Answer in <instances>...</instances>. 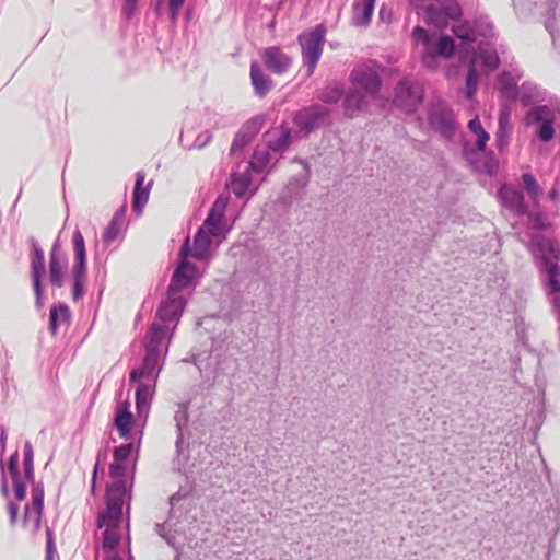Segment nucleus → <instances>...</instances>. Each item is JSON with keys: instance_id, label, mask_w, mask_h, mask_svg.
<instances>
[{"instance_id": "obj_3", "label": "nucleus", "mask_w": 560, "mask_h": 560, "mask_svg": "<svg viewBox=\"0 0 560 560\" xmlns=\"http://www.w3.org/2000/svg\"><path fill=\"white\" fill-rule=\"evenodd\" d=\"M550 106L548 105H535L533 106L525 115V124L526 125H537L536 137L541 142H550L556 135L555 122L556 115L555 113L560 114V98L556 95L547 94V100Z\"/></svg>"}, {"instance_id": "obj_57", "label": "nucleus", "mask_w": 560, "mask_h": 560, "mask_svg": "<svg viewBox=\"0 0 560 560\" xmlns=\"http://www.w3.org/2000/svg\"><path fill=\"white\" fill-rule=\"evenodd\" d=\"M0 472H1V494L4 498L10 497L8 476L5 475L4 462L0 460Z\"/></svg>"}, {"instance_id": "obj_56", "label": "nucleus", "mask_w": 560, "mask_h": 560, "mask_svg": "<svg viewBox=\"0 0 560 560\" xmlns=\"http://www.w3.org/2000/svg\"><path fill=\"white\" fill-rule=\"evenodd\" d=\"M119 225L116 222L109 221L108 225L106 226L104 233H103V242L109 243L113 242L119 234Z\"/></svg>"}, {"instance_id": "obj_44", "label": "nucleus", "mask_w": 560, "mask_h": 560, "mask_svg": "<svg viewBox=\"0 0 560 560\" xmlns=\"http://www.w3.org/2000/svg\"><path fill=\"white\" fill-rule=\"evenodd\" d=\"M32 504L35 511V514H39L40 512H44V497H45V490H44V483L42 481H38L37 483L32 485Z\"/></svg>"}, {"instance_id": "obj_26", "label": "nucleus", "mask_w": 560, "mask_h": 560, "mask_svg": "<svg viewBox=\"0 0 560 560\" xmlns=\"http://www.w3.org/2000/svg\"><path fill=\"white\" fill-rule=\"evenodd\" d=\"M71 323V310L63 303L59 302L50 307L49 312V331L52 336L58 334L61 325H70Z\"/></svg>"}, {"instance_id": "obj_54", "label": "nucleus", "mask_w": 560, "mask_h": 560, "mask_svg": "<svg viewBox=\"0 0 560 560\" xmlns=\"http://www.w3.org/2000/svg\"><path fill=\"white\" fill-rule=\"evenodd\" d=\"M12 483H13V492H14V498H15L14 502L18 503V502L23 501L26 498V492H27L26 482L24 480H22L21 477H19L16 479H12Z\"/></svg>"}, {"instance_id": "obj_53", "label": "nucleus", "mask_w": 560, "mask_h": 560, "mask_svg": "<svg viewBox=\"0 0 560 560\" xmlns=\"http://www.w3.org/2000/svg\"><path fill=\"white\" fill-rule=\"evenodd\" d=\"M5 474L9 472L12 479L21 477L19 469V451H14L7 463H4Z\"/></svg>"}, {"instance_id": "obj_30", "label": "nucleus", "mask_w": 560, "mask_h": 560, "mask_svg": "<svg viewBox=\"0 0 560 560\" xmlns=\"http://www.w3.org/2000/svg\"><path fill=\"white\" fill-rule=\"evenodd\" d=\"M165 337L164 327L153 322L148 330L147 339L144 341V352L148 354H152L160 359V350L159 347Z\"/></svg>"}, {"instance_id": "obj_21", "label": "nucleus", "mask_w": 560, "mask_h": 560, "mask_svg": "<svg viewBox=\"0 0 560 560\" xmlns=\"http://www.w3.org/2000/svg\"><path fill=\"white\" fill-rule=\"evenodd\" d=\"M135 448L132 442L120 444L113 451L114 462L109 465V477L112 479L126 478L127 460Z\"/></svg>"}, {"instance_id": "obj_38", "label": "nucleus", "mask_w": 560, "mask_h": 560, "mask_svg": "<svg viewBox=\"0 0 560 560\" xmlns=\"http://www.w3.org/2000/svg\"><path fill=\"white\" fill-rule=\"evenodd\" d=\"M460 23L452 27L453 34L466 45H470L476 40V32L474 24L470 25L468 21H459Z\"/></svg>"}, {"instance_id": "obj_28", "label": "nucleus", "mask_w": 560, "mask_h": 560, "mask_svg": "<svg viewBox=\"0 0 560 560\" xmlns=\"http://www.w3.org/2000/svg\"><path fill=\"white\" fill-rule=\"evenodd\" d=\"M159 361H160L159 358L153 357L151 353L148 354L144 352V357H143L141 365L138 368H135L130 371L129 382L138 383L142 378H149L154 374V372L156 370L159 373L161 370V366L159 365Z\"/></svg>"}, {"instance_id": "obj_12", "label": "nucleus", "mask_w": 560, "mask_h": 560, "mask_svg": "<svg viewBox=\"0 0 560 560\" xmlns=\"http://www.w3.org/2000/svg\"><path fill=\"white\" fill-rule=\"evenodd\" d=\"M455 52V39L450 35L442 34L436 40L435 38L433 39L432 46L422 55L421 62L425 68L435 70L438 67L435 59L438 57L451 59L454 57Z\"/></svg>"}, {"instance_id": "obj_1", "label": "nucleus", "mask_w": 560, "mask_h": 560, "mask_svg": "<svg viewBox=\"0 0 560 560\" xmlns=\"http://www.w3.org/2000/svg\"><path fill=\"white\" fill-rule=\"evenodd\" d=\"M468 129L477 136L476 147L468 142L463 143V156L469 166L479 174L494 176L499 170V163L492 150H487L490 135L482 127L478 116L468 121Z\"/></svg>"}, {"instance_id": "obj_58", "label": "nucleus", "mask_w": 560, "mask_h": 560, "mask_svg": "<svg viewBox=\"0 0 560 560\" xmlns=\"http://www.w3.org/2000/svg\"><path fill=\"white\" fill-rule=\"evenodd\" d=\"M139 0H124L122 13L126 19H131L136 13V8Z\"/></svg>"}, {"instance_id": "obj_47", "label": "nucleus", "mask_w": 560, "mask_h": 560, "mask_svg": "<svg viewBox=\"0 0 560 560\" xmlns=\"http://www.w3.org/2000/svg\"><path fill=\"white\" fill-rule=\"evenodd\" d=\"M522 180H523L524 188L530 198L536 199L537 197H539L542 194V190L539 187L534 175H532L529 173H524L522 175Z\"/></svg>"}, {"instance_id": "obj_9", "label": "nucleus", "mask_w": 560, "mask_h": 560, "mask_svg": "<svg viewBox=\"0 0 560 560\" xmlns=\"http://www.w3.org/2000/svg\"><path fill=\"white\" fill-rule=\"evenodd\" d=\"M68 255L63 249L61 231L54 240L48 260V282L52 290L61 289L67 279Z\"/></svg>"}, {"instance_id": "obj_42", "label": "nucleus", "mask_w": 560, "mask_h": 560, "mask_svg": "<svg viewBox=\"0 0 560 560\" xmlns=\"http://www.w3.org/2000/svg\"><path fill=\"white\" fill-rule=\"evenodd\" d=\"M520 215L527 217V219H528L527 226L530 230L544 232V231H548L552 226L551 223L545 221L544 214L541 212L532 211V210H529L528 207H527V212L521 213Z\"/></svg>"}, {"instance_id": "obj_33", "label": "nucleus", "mask_w": 560, "mask_h": 560, "mask_svg": "<svg viewBox=\"0 0 560 560\" xmlns=\"http://www.w3.org/2000/svg\"><path fill=\"white\" fill-rule=\"evenodd\" d=\"M345 85L342 82L325 85L316 91V97L325 105H336L342 100Z\"/></svg>"}, {"instance_id": "obj_4", "label": "nucleus", "mask_w": 560, "mask_h": 560, "mask_svg": "<svg viewBox=\"0 0 560 560\" xmlns=\"http://www.w3.org/2000/svg\"><path fill=\"white\" fill-rule=\"evenodd\" d=\"M191 253L190 240L187 236L180 247L176 267L171 277L166 290L171 293H179L188 288H196L199 284L201 273L195 262L189 261Z\"/></svg>"}, {"instance_id": "obj_22", "label": "nucleus", "mask_w": 560, "mask_h": 560, "mask_svg": "<svg viewBox=\"0 0 560 560\" xmlns=\"http://www.w3.org/2000/svg\"><path fill=\"white\" fill-rule=\"evenodd\" d=\"M156 377L154 378V382ZM155 392V383H140L136 388V411L139 420L147 422L149 417L152 399Z\"/></svg>"}, {"instance_id": "obj_48", "label": "nucleus", "mask_w": 560, "mask_h": 560, "mask_svg": "<svg viewBox=\"0 0 560 560\" xmlns=\"http://www.w3.org/2000/svg\"><path fill=\"white\" fill-rule=\"evenodd\" d=\"M191 492H192V487L191 486H185V487H180L174 494H172L170 497V505H171L170 518L175 515V509L178 505V503L182 500H185L188 497H190Z\"/></svg>"}, {"instance_id": "obj_13", "label": "nucleus", "mask_w": 560, "mask_h": 560, "mask_svg": "<svg viewBox=\"0 0 560 560\" xmlns=\"http://www.w3.org/2000/svg\"><path fill=\"white\" fill-rule=\"evenodd\" d=\"M229 198L220 195L212 203L201 228L206 229L213 237H225L228 230L224 228L225 211Z\"/></svg>"}, {"instance_id": "obj_23", "label": "nucleus", "mask_w": 560, "mask_h": 560, "mask_svg": "<svg viewBox=\"0 0 560 560\" xmlns=\"http://www.w3.org/2000/svg\"><path fill=\"white\" fill-rule=\"evenodd\" d=\"M342 100L343 114L347 118L357 117L368 107L365 95L354 89L345 90Z\"/></svg>"}, {"instance_id": "obj_6", "label": "nucleus", "mask_w": 560, "mask_h": 560, "mask_svg": "<svg viewBox=\"0 0 560 560\" xmlns=\"http://www.w3.org/2000/svg\"><path fill=\"white\" fill-rule=\"evenodd\" d=\"M292 122L304 136L332 124L331 109L322 104H311L293 113Z\"/></svg>"}, {"instance_id": "obj_62", "label": "nucleus", "mask_w": 560, "mask_h": 560, "mask_svg": "<svg viewBox=\"0 0 560 560\" xmlns=\"http://www.w3.org/2000/svg\"><path fill=\"white\" fill-rule=\"evenodd\" d=\"M105 277H106V270L105 269L98 271L97 275H96V281L98 282V298L102 296V294L104 292V289H105V284H104Z\"/></svg>"}, {"instance_id": "obj_64", "label": "nucleus", "mask_w": 560, "mask_h": 560, "mask_svg": "<svg viewBox=\"0 0 560 560\" xmlns=\"http://www.w3.org/2000/svg\"><path fill=\"white\" fill-rule=\"evenodd\" d=\"M23 471H24V478H25V481L34 485V483H37L35 481V471H34V468H23Z\"/></svg>"}, {"instance_id": "obj_45", "label": "nucleus", "mask_w": 560, "mask_h": 560, "mask_svg": "<svg viewBox=\"0 0 560 560\" xmlns=\"http://www.w3.org/2000/svg\"><path fill=\"white\" fill-rule=\"evenodd\" d=\"M439 13H442L445 16L447 23H450V20L457 22L462 21L464 15L463 8L456 0L452 1L447 5L441 7Z\"/></svg>"}, {"instance_id": "obj_14", "label": "nucleus", "mask_w": 560, "mask_h": 560, "mask_svg": "<svg viewBox=\"0 0 560 560\" xmlns=\"http://www.w3.org/2000/svg\"><path fill=\"white\" fill-rule=\"evenodd\" d=\"M264 122V115H256L246 120L234 136L230 148V155H235L237 152L243 151L260 132Z\"/></svg>"}, {"instance_id": "obj_5", "label": "nucleus", "mask_w": 560, "mask_h": 560, "mask_svg": "<svg viewBox=\"0 0 560 560\" xmlns=\"http://www.w3.org/2000/svg\"><path fill=\"white\" fill-rule=\"evenodd\" d=\"M27 244L30 246V279L35 295V308L42 311L45 306V252L34 236L27 238Z\"/></svg>"}, {"instance_id": "obj_18", "label": "nucleus", "mask_w": 560, "mask_h": 560, "mask_svg": "<svg viewBox=\"0 0 560 560\" xmlns=\"http://www.w3.org/2000/svg\"><path fill=\"white\" fill-rule=\"evenodd\" d=\"M189 402H180L178 404V408L174 415V421L176 427V441H175V450L177 457H184L185 460L188 458V454H185V431L188 429L189 413H188Z\"/></svg>"}, {"instance_id": "obj_39", "label": "nucleus", "mask_w": 560, "mask_h": 560, "mask_svg": "<svg viewBox=\"0 0 560 560\" xmlns=\"http://www.w3.org/2000/svg\"><path fill=\"white\" fill-rule=\"evenodd\" d=\"M510 118V109L502 108L499 114V127L497 131V148L502 151L508 145V122Z\"/></svg>"}, {"instance_id": "obj_41", "label": "nucleus", "mask_w": 560, "mask_h": 560, "mask_svg": "<svg viewBox=\"0 0 560 560\" xmlns=\"http://www.w3.org/2000/svg\"><path fill=\"white\" fill-rule=\"evenodd\" d=\"M474 30L476 32V38L478 36L485 38H493L495 36L494 25L486 15H480L476 18L472 22Z\"/></svg>"}, {"instance_id": "obj_29", "label": "nucleus", "mask_w": 560, "mask_h": 560, "mask_svg": "<svg viewBox=\"0 0 560 560\" xmlns=\"http://www.w3.org/2000/svg\"><path fill=\"white\" fill-rule=\"evenodd\" d=\"M250 79L255 94L258 97H265L271 90L272 81L262 72L257 61H253L250 65Z\"/></svg>"}, {"instance_id": "obj_15", "label": "nucleus", "mask_w": 560, "mask_h": 560, "mask_svg": "<svg viewBox=\"0 0 560 560\" xmlns=\"http://www.w3.org/2000/svg\"><path fill=\"white\" fill-rule=\"evenodd\" d=\"M350 82L361 88L365 93L376 97L382 89L380 74L371 68L353 69L350 72Z\"/></svg>"}, {"instance_id": "obj_10", "label": "nucleus", "mask_w": 560, "mask_h": 560, "mask_svg": "<svg viewBox=\"0 0 560 560\" xmlns=\"http://www.w3.org/2000/svg\"><path fill=\"white\" fill-rule=\"evenodd\" d=\"M423 102V90L417 89L407 77L400 79L396 85L393 105L406 113L413 114Z\"/></svg>"}, {"instance_id": "obj_24", "label": "nucleus", "mask_w": 560, "mask_h": 560, "mask_svg": "<svg viewBox=\"0 0 560 560\" xmlns=\"http://www.w3.org/2000/svg\"><path fill=\"white\" fill-rule=\"evenodd\" d=\"M145 179V173L143 171H138L136 173V183L132 194V210L136 213H141L143 207L148 202L150 189L152 187L153 182L151 180L145 187H143V183Z\"/></svg>"}, {"instance_id": "obj_34", "label": "nucleus", "mask_w": 560, "mask_h": 560, "mask_svg": "<svg viewBox=\"0 0 560 560\" xmlns=\"http://www.w3.org/2000/svg\"><path fill=\"white\" fill-rule=\"evenodd\" d=\"M72 246L74 254V264L72 268H88L85 241L78 226L72 234Z\"/></svg>"}, {"instance_id": "obj_51", "label": "nucleus", "mask_w": 560, "mask_h": 560, "mask_svg": "<svg viewBox=\"0 0 560 560\" xmlns=\"http://www.w3.org/2000/svg\"><path fill=\"white\" fill-rule=\"evenodd\" d=\"M269 151L260 152L258 150H255L252 156V160L249 162L250 167L256 172H261L267 166L269 162Z\"/></svg>"}, {"instance_id": "obj_43", "label": "nucleus", "mask_w": 560, "mask_h": 560, "mask_svg": "<svg viewBox=\"0 0 560 560\" xmlns=\"http://www.w3.org/2000/svg\"><path fill=\"white\" fill-rule=\"evenodd\" d=\"M475 55L479 56L483 66L488 70L493 71L500 67V57L494 48L491 51H488L487 49L479 47L478 50L475 51Z\"/></svg>"}, {"instance_id": "obj_61", "label": "nucleus", "mask_w": 560, "mask_h": 560, "mask_svg": "<svg viewBox=\"0 0 560 560\" xmlns=\"http://www.w3.org/2000/svg\"><path fill=\"white\" fill-rule=\"evenodd\" d=\"M126 212H127V206H126V203H124L115 211L110 221L116 222L121 225L125 221Z\"/></svg>"}, {"instance_id": "obj_37", "label": "nucleus", "mask_w": 560, "mask_h": 560, "mask_svg": "<svg viewBox=\"0 0 560 560\" xmlns=\"http://www.w3.org/2000/svg\"><path fill=\"white\" fill-rule=\"evenodd\" d=\"M479 82V72L474 60L469 62L468 71L465 79V97L467 100H474Z\"/></svg>"}, {"instance_id": "obj_63", "label": "nucleus", "mask_w": 560, "mask_h": 560, "mask_svg": "<svg viewBox=\"0 0 560 560\" xmlns=\"http://www.w3.org/2000/svg\"><path fill=\"white\" fill-rule=\"evenodd\" d=\"M7 430L3 425H0V444H1V456L4 454L5 452V446H7Z\"/></svg>"}, {"instance_id": "obj_52", "label": "nucleus", "mask_w": 560, "mask_h": 560, "mask_svg": "<svg viewBox=\"0 0 560 560\" xmlns=\"http://www.w3.org/2000/svg\"><path fill=\"white\" fill-rule=\"evenodd\" d=\"M556 8L557 2L555 0H551L548 2V12H547V19L545 21V27L549 32L552 38H555L556 33Z\"/></svg>"}, {"instance_id": "obj_55", "label": "nucleus", "mask_w": 560, "mask_h": 560, "mask_svg": "<svg viewBox=\"0 0 560 560\" xmlns=\"http://www.w3.org/2000/svg\"><path fill=\"white\" fill-rule=\"evenodd\" d=\"M23 468H34V451L30 441H25L24 443Z\"/></svg>"}, {"instance_id": "obj_17", "label": "nucleus", "mask_w": 560, "mask_h": 560, "mask_svg": "<svg viewBox=\"0 0 560 560\" xmlns=\"http://www.w3.org/2000/svg\"><path fill=\"white\" fill-rule=\"evenodd\" d=\"M122 520H114L106 517H96V527L98 529L105 527L103 532L102 548L104 552H110L117 549L120 544L119 527Z\"/></svg>"}, {"instance_id": "obj_8", "label": "nucleus", "mask_w": 560, "mask_h": 560, "mask_svg": "<svg viewBox=\"0 0 560 560\" xmlns=\"http://www.w3.org/2000/svg\"><path fill=\"white\" fill-rule=\"evenodd\" d=\"M428 122L443 139L450 141L454 138L456 132L455 114L446 101L438 98L429 108Z\"/></svg>"}, {"instance_id": "obj_32", "label": "nucleus", "mask_w": 560, "mask_h": 560, "mask_svg": "<svg viewBox=\"0 0 560 560\" xmlns=\"http://www.w3.org/2000/svg\"><path fill=\"white\" fill-rule=\"evenodd\" d=\"M376 0H359L353 3V22L357 26L371 23Z\"/></svg>"}, {"instance_id": "obj_11", "label": "nucleus", "mask_w": 560, "mask_h": 560, "mask_svg": "<svg viewBox=\"0 0 560 560\" xmlns=\"http://www.w3.org/2000/svg\"><path fill=\"white\" fill-rule=\"evenodd\" d=\"M186 305L187 299L185 296L178 295L177 293H171L166 290L165 298L161 301L156 310V318L164 325L174 324L170 338L174 335L175 328L183 316Z\"/></svg>"}, {"instance_id": "obj_31", "label": "nucleus", "mask_w": 560, "mask_h": 560, "mask_svg": "<svg viewBox=\"0 0 560 560\" xmlns=\"http://www.w3.org/2000/svg\"><path fill=\"white\" fill-rule=\"evenodd\" d=\"M498 89L500 93L510 102H515L520 95L517 81L510 71H502L497 78Z\"/></svg>"}, {"instance_id": "obj_35", "label": "nucleus", "mask_w": 560, "mask_h": 560, "mask_svg": "<svg viewBox=\"0 0 560 560\" xmlns=\"http://www.w3.org/2000/svg\"><path fill=\"white\" fill-rule=\"evenodd\" d=\"M279 129H280L279 137H277L276 139L267 140L268 151L276 152V153H282L291 144V142H292L291 129L285 124H281Z\"/></svg>"}, {"instance_id": "obj_36", "label": "nucleus", "mask_w": 560, "mask_h": 560, "mask_svg": "<svg viewBox=\"0 0 560 560\" xmlns=\"http://www.w3.org/2000/svg\"><path fill=\"white\" fill-rule=\"evenodd\" d=\"M88 268H72V285L71 293L73 301L78 302L85 294V281H86Z\"/></svg>"}, {"instance_id": "obj_60", "label": "nucleus", "mask_w": 560, "mask_h": 560, "mask_svg": "<svg viewBox=\"0 0 560 560\" xmlns=\"http://www.w3.org/2000/svg\"><path fill=\"white\" fill-rule=\"evenodd\" d=\"M19 510H20V508L16 502L10 501L8 503V513H9L10 524L12 526L15 525L18 522Z\"/></svg>"}, {"instance_id": "obj_50", "label": "nucleus", "mask_w": 560, "mask_h": 560, "mask_svg": "<svg viewBox=\"0 0 560 560\" xmlns=\"http://www.w3.org/2000/svg\"><path fill=\"white\" fill-rule=\"evenodd\" d=\"M46 533V547H45V560H55L58 558V552L55 542V532L51 527L47 526Z\"/></svg>"}, {"instance_id": "obj_40", "label": "nucleus", "mask_w": 560, "mask_h": 560, "mask_svg": "<svg viewBox=\"0 0 560 560\" xmlns=\"http://www.w3.org/2000/svg\"><path fill=\"white\" fill-rule=\"evenodd\" d=\"M441 7H436L434 4L427 5L424 9L425 22L439 30H445L448 26V23L445 16L442 13H439Z\"/></svg>"}, {"instance_id": "obj_16", "label": "nucleus", "mask_w": 560, "mask_h": 560, "mask_svg": "<svg viewBox=\"0 0 560 560\" xmlns=\"http://www.w3.org/2000/svg\"><path fill=\"white\" fill-rule=\"evenodd\" d=\"M497 195L501 205L515 214L520 215L527 212L528 205L525 202L522 189L509 184H502Z\"/></svg>"}, {"instance_id": "obj_20", "label": "nucleus", "mask_w": 560, "mask_h": 560, "mask_svg": "<svg viewBox=\"0 0 560 560\" xmlns=\"http://www.w3.org/2000/svg\"><path fill=\"white\" fill-rule=\"evenodd\" d=\"M265 66L276 74L285 73L291 67L292 59L280 47H267L264 51Z\"/></svg>"}, {"instance_id": "obj_2", "label": "nucleus", "mask_w": 560, "mask_h": 560, "mask_svg": "<svg viewBox=\"0 0 560 560\" xmlns=\"http://www.w3.org/2000/svg\"><path fill=\"white\" fill-rule=\"evenodd\" d=\"M140 436H142V431L140 432ZM141 443V438H139L138 444L136 446L137 453L139 452ZM138 455L136 456L131 476L130 483L127 485L126 478L121 479H112V482L108 483L105 488V509L97 514V517H106L114 520H122L124 516V501L127 499V514L130 511V501L132 498V486L135 481V471H136V460Z\"/></svg>"}, {"instance_id": "obj_25", "label": "nucleus", "mask_w": 560, "mask_h": 560, "mask_svg": "<svg viewBox=\"0 0 560 560\" xmlns=\"http://www.w3.org/2000/svg\"><path fill=\"white\" fill-rule=\"evenodd\" d=\"M211 237L213 236L210 235V233L206 229L200 226L195 234L194 249L191 248L190 256L199 261L210 260Z\"/></svg>"}, {"instance_id": "obj_7", "label": "nucleus", "mask_w": 560, "mask_h": 560, "mask_svg": "<svg viewBox=\"0 0 560 560\" xmlns=\"http://www.w3.org/2000/svg\"><path fill=\"white\" fill-rule=\"evenodd\" d=\"M327 27L320 23L310 32H303L298 36V43L302 48L303 65L312 74L322 57Z\"/></svg>"}, {"instance_id": "obj_49", "label": "nucleus", "mask_w": 560, "mask_h": 560, "mask_svg": "<svg viewBox=\"0 0 560 560\" xmlns=\"http://www.w3.org/2000/svg\"><path fill=\"white\" fill-rule=\"evenodd\" d=\"M411 35L416 42H420L425 47V50H429L433 44L434 35L420 25L413 27Z\"/></svg>"}, {"instance_id": "obj_19", "label": "nucleus", "mask_w": 560, "mask_h": 560, "mask_svg": "<svg viewBox=\"0 0 560 560\" xmlns=\"http://www.w3.org/2000/svg\"><path fill=\"white\" fill-rule=\"evenodd\" d=\"M136 423V418L130 411V401L126 399L120 401L115 410L114 427L117 429L120 438L128 440L131 436V430Z\"/></svg>"}, {"instance_id": "obj_46", "label": "nucleus", "mask_w": 560, "mask_h": 560, "mask_svg": "<svg viewBox=\"0 0 560 560\" xmlns=\"http://www.w3.org/2000/svg\"><path fill=\"white\" fill-rule=\"evenodd\" d=\"M212 140V133L209 131V130H206L201 133H199L194 142L191 144H185L184 143V132L182 131L180 132V136H179V143L182 147H184L185 149H203L205 147H207Z\"/></svg>"}, {"instance_id": "obj_59", "label": "nucleus", "mask_w": 560, "mask_h": 560, "mask_svg": "<svg viewBox=\"0 0 560 560\" xmlns=\"http://www.w3.org/2000/svg\"><path fill=\"white\" fill-rule=\"evenodd\" d=\"M100 462H101V451L97 453L96 463L94 465L92 476H91V493L93 495L96 493V482H97V476H98V469H100Z\"/></svg>"}, {"instance_id": "obj_27", "label": "nucleus", "mask_w": 560, "mask_h": 560, "mask_svg": "<svg viewBox=\"0 0 560 560\" xmlns=\"http://www.w3.org/2000/svg\"><path fill=\"white\" fill-rule=\"evenodd\" d=\"M548 92L540 85L525 81L521 85L520 101L523 106H530L536 103H541L547 100Z\"/></svg>"}]
</instances>
